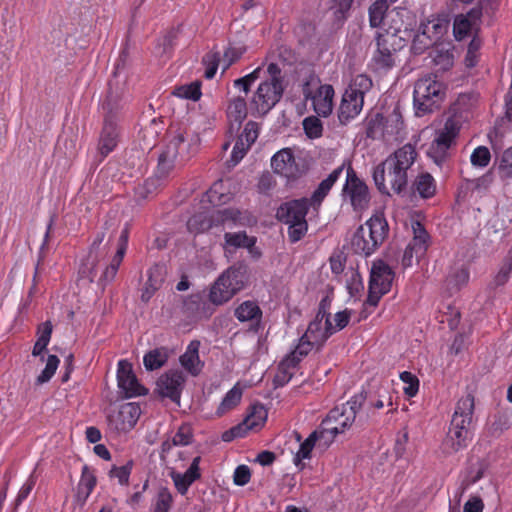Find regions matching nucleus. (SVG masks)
Here are the masks:
<instances>
[{
  "mask_svg": "<svg viewBox=\"0 0 512 512\" xmlns=\"http://www.w3.org/2000/svg\"><path fill=\"white\" fill-rule=\"evenodd\" d=\"M308 231L307 221H300L288 225V237L291 243L301 240Z\"/></svg>",
  "mask_w": 512,
  "mask_h": 512,
  "instance_id": "nucleus-61",
  "label": "nucleus"
},
{
  "mask_svg": "<svg viewBox=\"0 0 512 512\" xmlns=\"http://www.w3.org/2000/svg\"><path fill=\"white\" fill-rule=\"evenodd\" d=\"M387 141L397 140L404 129V121L401 114L394 110L388 117H384Z\"/></svg>",
  "mask_w": 512,
  "mask_h": 512,
  "instance_id": "nucleus-38",
  "label": "nucleus"
},
{
  "mask_svg": "<svg viewBox=\"0 0 512 512\" xmlns=\"http://www.w3.org/2000/svg\"><path fill=\"white\" fill-rule=\"evenodd\" d=\"M481 16V11L478 9H472L470 10L467 15H457L454 19L453 23V33L454 37L457 40H462L471 31V28L473 26V22L470 18H473V20L479 19Z\"/></svg>",
  "mask_w": 512,
  "mask_h": 512,
  "instance_id": "nucleus-30",
  "label": "nucleus"
},
{
  "mask_svg": "<svg viewBox=\"0 0 512 512\" xmlns=\"http://www.w3.org/2000/svg\"><path fill=\"white\" fill-rule=\"evenodd\" d=\"M499 173L502 178L512 177V146L502 154L499 163Z\"/></svg>",
  "mask_w": 512,
  "mask_h": 512,
  "instance_id": "nucleus-62",
  "label": "nucleus"
},
{
  "mask_svg": "<svg viewBox=\"0 0 512 512\" xmlns=\"http://www.w3.org/2000/svg\"><path fill=\"white\" fill-rule=\"evenodd\" d=\"M446 94L445 85L435 75L418 79L414 85L413 105L419 117L438 110Z\"/></svg>",
  "mask_w": 512,
  "mask_h": 512,
  "instance_id": "nucleus-4",
  "label": "nucleus"
},
{
  "mask_svg": "<svg viewBox=\"0 0 512 512\" xmlns=\"http://www.w3.org/2000/svg\"><path fill=\"white\" fill-rule=\"evenodd\" d=\"M173 503L171 492L167 488H161L157 494L153 512H169Z\"/></svg>",
  "mask_w": 512,
  "mask_h": 512,
  "instance_id": "nucleus-54",
  "label": "nucleus"
},
{
  "mask_svg": "<svg viewBox=\"0 0 512 512\" xmlns=\"http://www.w3.org/2000/svg\"><path fill=\"white\" fill-rule=\"evenodd\" d=\"M141 414L136 403H124L108 416L109 425L118 432H128L134 428Z\"/></svg>",
  "mask_w": 512,
  "mask_h": 512,
  "instance_id": "nucleus-14",
  "label": "nucleus"
},
{
  "mask_svg": "<svg viewBox=\"0 0 512 512\" xmlns=\"http://www.w3.org/2000/svg\"><path fill=\"white\" fill-rule=\"evenodd\" d=\"M223 182H215L209 190L206 192V197L209 203L212 205H222L229 201L230 196L225 194L223 191Z\"/></svg>",
  "mask_w": 512,
  "mask_h": 512,
  "instance_id": "nucleus-51",
  "label": "nucleus"
},
{
  "mask_svg": "<svg viewBox=\"0 0 512 512\" xmlns=\"http://www.w3.org/2000/svg\"><path fill=\"white\" fill-rule=\"evenodd\" d=\"M200 346L199 340L190 341L185 352L179 357L183 369L192 376H198L204 367V362L201 361L199 356Z\"/></svg>",
  "mask_w": 512,
  "mask_h": 512,
  "instance_id": "nucleus-23",
  "label": "nucleus"
},
{
  "mask_svg": "<svg viewBox=\"0 0 512 512\" xmlns=\"http://www.w3.org/2000/svg\"><path fill=\"white\" fill-rule=\"evenodd\" d=\"M400 380L404 383L403 392L409 397H415L419 392V379L410 371H403L399 375Z\"/></svg>",
  "mask_w": 512,
  "mask_h": 512,
  "instance_id": "nucleus-48",
  "label": "nucleus"
},
{
  "mask_svg": "<svg viewBox=\"0 0 512 512\" xmlns=\"http://www.w3.org/2000/svg\"><path fill=\"white\" fill-rule=\"evenodd\" d=\"M200 462L201 457L196 456L193 458L186 472L180 473L173 470L169 473V476L172 479L174 486L179 494L185 495L188 492L190 486L201 478V471L199 466Z\"/></svg>",
  "mask_w": 512,
  "mask_h": 512,
  "instance_id": "nucleus-20",
  "label": "nucleus"
},
{
  "mask_svg": "<svg viewBox=\"0 0 512 512\" xmlns=\"http://www.w3.org/2000/svg\"><path fill=\"white\" fill-rule=\"evenodd\" d=\"M395 32L384 30L376 35V50L372 57V67L376 72H387L395 65Z\"/></svg>",
  "mask_w": 512,
  "mask_h": 512,
  "instance_id": "nucleus-11",
  "label": "nucleus"
},
{
  "mask_svg": "<svg viewBox=\"0 0 512 512\" xmlns=\"http://www.w3.org/2000/svg\"><path fill=\"white\" fill-rule=\"evenodd\" d=\"M134 466L133 460H129L122 466L113 465L108 473V476L117 479L121 486H128L130 475Z\"/></svg>",
  "mask_w": 512,
  "mask_h": 512,
  "instance_id": "nucleus-47",
  "label": "nucleus"
},
{
  "mask_svg": "<svg viewBox=\"0 0 512 512\" xmlns=\"http://www.w3.org/2000/svg\"><path fill=\"white\" fill-rule=\"evenodd\" d=\"M173 444L177 446L189 445L193 439V430L190 424L183 423L172 437Z\"/></svg>",
  "mask_w": 512,
  "mask_h": 512,
  "instance_id": "nucleus-57",
  "label": "nucleus"
},
{
  "mask_svg": "<svg viewBox=\"0 0 512 512\" xmlns=\"http://www.w3.org/2000/svg\"><path fill=\"white\" fill-rule=\"evenodd\" d=\"M267 412L263 406H253L252 412L244 419L242 425L248 430H258L266 422Z\"/></svg>",
  "mask_w": 512,
  "mask_h": 512,
  "instance_id": "nucleus-43",
  "label": "nucleus"
},
{
  "mask_svg": "<svg viewBox=\"0 0 512 512\" xmlns=\"http://www.w3.org/2000/svg\"><path fill=\"white\" fill-rule=\"evenodd\" d=\"M271 166L275 173L287 179H296L301 174V169L290 148H284L275 153L271 159Z\"/></svg>",
  "mask_w": 512,
  "mask_h": 512,
  "instance_id": "nucleus-18",
  "label": "nucleus"
},
{
  "mask_svg": "<svg viewBox=\"0 0 512 512\" xmlns=\"http://www.w3.org/2000/svg\"><path fill=\"white\" fill-rule=\"evenodd\" d=\"M250 147L251 146L245 143L243 138L238 137L232 149L231 158L229 160L231 165H237L244 158Z\"/></svg>",
  "mask_w": 512,
  "mask_h": 512,
  "instance_id": "nucleus-60",
  "label": "nucleus"
},
{
  "mask_svg": "<svg viewBox=\"0 0 512 512\" xmlns=\"http://www.w3.org/2000/svg\"><path fill=\"white\" fill-rule=\"evenodd\" d=\"M394 271L382 260L375 261L372 265L369 280L368 296L363 303L360 313L361 319H366L377 307L380 299L391 290L394 279Z\"/></svg>",
  "mask_w": 512,
  "mask_h": 512,
  "instance_id": "nucleus-6",
  "label": "nucleus"
},
{
  "mask_svg": "<svg viewBox=\"0 0 512 512\" xmlns=\"http://www.w3.org/2000/svg\"><path fill=\"white\" fill-rule=\"evenodd\" d=\"M320 82L319 77L314 73H310L305 78L302 84V94L305 100H311L313 98L315 91L321 85Z\"/></svg>",
  "mask_w": 512,
  "mask_h": 512,
  "instance_id": "nucleus-58",
  "label": "nucleus"
},
{
  "mask_svg": "<svg viewBox=\"0 0 512 512\" xmlns=\"http://www.w3.org/2000/svg\"><path fill=\"white\" fill-rule=\"evenodd\" d=\"M499 173L502 178L512 177V146L502 154L499 163Z\"/></svg>",
  "mask_w": 512,
  "mask_h": 512,
  "instance_id": "nucleus-63",
  "label": "nucleus"
},
{
  "mask_svg": "<svg viewBox=\"0 0 512 512\" xmlns=\"http://www.w3.org/2000/svg\"><path fill=\"white\" fill-rule=\"evenodd\" d=\"M311 205L308 198H301L282 204L277 210L278 219L287 224L306 221V215Z\"/></svg>",
  "mask_w": 512,
  "mask_h": 512,
  "instance_id": "nucleus-19",
  "label": "nucleus"
},
{
  "mask_svg": "<svg viewBox=\"0 0 512 512\" xmlns=\"http://www.w3.org/2000/svg\"><path fill=\"white\" fill-rule=\"evenodd\" d=\"M389 8L387 0H377L369 8V23L371 27H380Z\"/></svg>",
  "mask_w": 512,
  "mask_h": 512,
  "instance_id": "nucleus-44",
  "label": "nucleus"
},
{
  "mask_svg": "<svg viewBox=\"0 0 512 512\" xmlns=\"http://www.w3.org/2000/svg\"><path fill=\"white\" fill-rule=\"evenodd\" d=\"M51 229H52V221L47 226V230H46V233L44 235V240H43V243H42V245L40 247V251H39V255H38V260H37V263H36V266H35V271H34V275H33V279H32V286L30 288L29 295H32L33 293L36 292L37 284L39 283V280H40L39 275H40L41 265L43 264L44 258H45L44 250H45L46 245L48 243Z\"/></svg>",
  "mask_w": 512,
  "mask_h": 512,
  "instance_id": "nucleus-46",
  "label": "nucleus"
},
{
  "mask_svg": "<svg viewBox=\"0 0 512 512\" xmlns=\"http://www.w3.org/2000/svg\"><path fill=\"white\" fill-rule=\"evenodd\" d=\"M413 191L423 199H429L436 193V182L428 172L420 173L412 185Z\"/></svg>",
  "mask_w": 512,
  "mask_h": 512,
  "instance_id": "nucleus-33",
  "label": "nucleus"
},
{
  "mask_svg": "<svg viewBox=\"0 0 512 512\" xmlns=\"http://www.w3.org/2000/svg\"><path fill=\"white\" fill-rule=\"evenodd\" d=\"M335 91L332 85H320L311 99L314 111L318 116L328 117L333 111Z\"/></svg>",
  "mask_w": 512,
  "mask_h": 512,
  "instance_id": "nucleus-22",
  "label": "nucleus"
},
{
  "mask_svg": "<svg viewBox=\"0 0 512 512\" xmlns=\"http://www.w3.org/2000/svg\"><path fill=\"white\" fill-rule=\"evenodd\" d=\"M185 377L179 370H171L161 375L157 380V390L163 397L179 404Z\"/></svg>",
  "mask_w": 512,
  "mask_h": 512,
  "instance_id": "nucleus-17",
  "label": "nucleus"
},
{
  "mask_svg": "<svg viewBox=\"0 0 512 512\" xmlns=\"http://www.w3.org/2000/svg\"><path fill=\"white\" fill-rule=\"evenodd\" d=\"M120 139V130L111 115H106L99 134L97 151L100 161H103L117 147Z\"/></svg>",
  "mask_w": 512,
  "mask_h": 512,
  "instance_id": "nucleus-16",
  "label": "nucleus"
},
{
  "mask_svg": "<svg viewBox=\"0 0 512 512\" xmlns=\"http://www.w3.org/2000/svg\"><path fill=\"white\" fill-rule=\"evenodd\" d=\"M366 136L373 140L383 138L387 141L383 115L377 113L368 119L366 123Z\"/></svg>",
  "mask_w": 512,
  "mask_h": 512,
  "instance_id": "nucleus-40",
  "label": "nucleus"
},
{
  "mask_svg": "<svg viewBox=\"0 0 512 512\" xmlns=\"http://www.w3.org/2000/svg\"><path fill=\"white\" fill-rule=\"evenodd\" d=\"M303 129L310 139H317L322 136L323 124L317 116H308L303 120Z\"/></svg>",
  "mask_w": 512,
  "mask_h": 512,
  "instance_id": "nucleus-50",
  "label": "nucleus"
},
{
  "mask_svg": "<svg viewBox=\"0 0 512 512\" xmlns=\"http://www.w3.org/2000/svg\"><path fill=\"white\" fill-rule=\"evenodd\" d=\"M359 407L360 403L357 400H351L329 411L320 425L322 434L327 437L326 445L330 444L338 434L344 433L346 429L351 427Z\"/></svg>",
  "mask_w": 512,
  "mask_h": 512,
  "instance_id": "nucleus-8",
  "label": "nucleus"
},
{
  "mask_svg": "<svg viewBox=\"0 0 512 512\" xmlns=\"http://www.w3.org/2000/svg\"><path fill=\"white\" fill-rule=\"evenodd\" d=\"M212 214L215 226L224 225L232 228L235 225L243 224L242 213L236 208H225Z\"/></svg>",
  "mask_w": 512,
  "mask_h": 512,
  "instance_id": "nucleus-36",
  "label": "nucleus"
},
{
  "mask_svg": "<svg viewBox=\"0 0 512 512\" xmlns=\"http://www.w3.org/2000/svg\"><path fill=\"white\" fill-rule=\"evenodd\" d=\"M491 159L490 151L485 146H478L474 149L470 156L472 165L478 167H486Z\"/></svg>",
  "mask_w": 512,
  "mask_h": 512,
  "instance_id": "nucleus-59",
  "label": "nucleus"
},
{
  "mask_svg": "<svg viewBox=\"0 0 512 512\" xmlns=\"http://www.w3.org/2000/svg\"><path fill=\"white\" fill-rule=\"evenodd\" d=\"M412 230L413 239L407 246L414 250L416 258H420L425 255L428 249L430 237L424 226L419 221L412 223Z\"/></svg>",
  "mask_w": 512,
  "mask_h": 512,
  "instance_id": "nucleus-29",
  "label": "nucleus"
},
{
  "mask_svg": "<svg viewBox=\"0 0 512 512\" xmlns=\"http://www.w3.org/2000/svg\"><path fill=\"white\" fill-rule=\"evenodd\" d=\"M297 366V359L294 356L287 355L278 365L277 372L273 379L274 386H285L293 377Z\"/></svg>",
  "mask_w": 512,
  "mask_h": 512,
  "instance_id": "nucleus-31",
  "label": "nucleus"
},
{
  "mask_svg": "<svg viewBox=\"0 0 512 512\" xmlns=\"http://www.w3.org/2000/svg\"><path fill=\"white\" fill-rule=\"evenodd\" d=\"M227 116L230 121L240 124L247 116V104L243 97L234 98L228 105Z\"/></svg>",
  "mask_w": 512,
  "mask_h": 512,
  "instance_id": "nucleus-42",
  "label": "nucleus"
},
{
  "mask_svg": "<svg viewBox=\"0 0 512 512\" xmlns=\"http://www.w3.org/2000/svg\"><path fill=\"white\" fill-rule=\"evenodd\" d=\"M304 335L305 338H310L312 342L317 343L318 347H322L327 339L333 335V325L330 319H327L324 323L312 320Z\"/></svg>",
  "mask_w": 512,
  "mask_h": 512,
  "instance_id": "nucleus-26",
  "label": "nucleus"
},
{
  "mask_svg": "<svg viewBox=\"0 0 512 512\" xmlns=\"http://www.w3.org/2000/svg\"><path fill=\"white\" fill-rule=\"evenodd\" d=\"M470 278L469 269L462 265L460 267H453L450 269L446 277V286L450 294L458 292L465 286Z\"/></svg>",
  "mask_w": 512,
  "mask_h": 512,
  "instance_id": "nucleus-32",
  "label": "nucleus"
},
{
  "mask_svg": "<svg viewBox=\"0 0 512 512\" xmlns=\"http://www.w3.org/2000/svg\"><path fill=\"white\" fill-rule=\"evenodd\" d=\"M389 225L382 214H375L360 225L351 238L352 250L362 256H370L384 243Z\"/></svg>",
  "mask_w": 512,
  "mask_h": 512,
  "instance_id": "nucleus-3",
  "label": "nucleus"
},
{
  "mask_svg": "<svg viewBox=\"0 0 512 512\" xmlns=\"http://www.w3.org/2000/svg\"><path fill=\"white\" fill-rule=\"evenodd\" d=\"M214 225L213 214L210 217L203 213L195 214L187 221V229L193 234L207 231Z\"/></svg>",
  "mask_w": 512,
  "mask_h": 512,
  "instance_id": "nucleus-41",
  "label": "nucleus"
},
{
  "mask_svg": "<svg viewBox=\"0 0 512 512\" xmlns=\"http://www.w3.org/2000/svg\"><path fill=\"white\" fill-rule=\"evenodd\" d=\"M284 85L271 81H262L254 92L251 105L257 112L265 114L269 112L282 98Z\"/></svg>",
  "mask_w": 512,
  "mask_h": 512,
  "instance_id": "nucleus-13",
  "label": "nucleus"
},
{
  "mask_svg": "<svg viewBox=\"0 0 512 512\" xmlns=\"http://www.w3.org/2000/svg\"><path fill=\"white\" fill-rule=\"evenodd\" d=\"M263 72V65H260L249 74L234 80L233 86L239 91H243L245 94H248L252 85L255 81L261 78Z\"/></svg>",
  "mask_w": 512,
  "mask_h": 512,
  "instance_id": "nucleus-45",
  "label": "nucleus"
},
{
  "mask_svg": "<svg viewBox=\"0 0 512 512\" xmlns=\"http://www.w3.org/2000/svg\"><path fill=\"white\" fill-rule=\"evenodd\" d=\"M460 129V119L456 116H450L446 119L443 127L436 132V137L430 144L427 155L438 166L448 157V151L455 145Z\"/></svg>",
  "mask_w": 512,
  "mask_h": 512,
  "instance_id": "nucleus-10",
  "label": "nucleus"
},
{
  "mask_svg": "<svg viewBox=\"0 0 512 512\" xmlns=\"http://www.w3.org/2000/svg\"><path fill=\"white\" fill-rule=\"evenodd\" d=\"M123 259H124V257L120 256V253H115V255L113 256V258L110 261V264L105 268V270L103 271V273L100 277L101 283L107 284V283L112 282L115 279L118 269H119Z\"/></svg>",
  "mask_w": 512,
  "mask_h": 512,
  "instance_id": "nucleus-52",
  "label": "nucleus"
},
{
  "mask_svg": "<svg viewBox=\"0 0 512 512\" xmlns=\"http://www.w3.org/2000/svg\"><path fill=\"white\" fill-rule=\"evenodd\" d=\"M118 387L124 393L126 398L145 395V389L133 373L132 365L127 360H120L117 368Z\"/></svg>",
  "mask_w": 512,
  "mask_h": 512,
  "instance_id": "nucleus-15",
  "label": "nucleus"
},
{
  "mask_svg": "<svg viewBox=\"0 0 512 512\" xmlns=\"http://www.w3.org/2000/svg\"><path fill=\"white\" fill-rule=\"evenodd\" d=\"M314 348L319 350L321 347H318V344L312 342L310 338H305V335L303 334L299 339L298 345L293 351H291L290 354H288V356H294L297 359V363L299 364L301 360L306 357Z\"/></svg>",
  "mask_w": 512,
  "mask_h": 512,
  "instance_id": "nucleus-49",
  "label": "nucleus"
},
{
  "mask_svg": "<svg viewBox=\"0 0 512 512\" xmlns=\"http://www.w3.org/2000/svg\"><path fill=\"white\" fill-rule=\"evenodd\" d=\"M342 194L344 199L349 201L354 211L361 212L369 207L371 199L369 188L351 166L347 168L346 182Z\"/></svg>",
  "mask_w": 512,
  "mask_h": 512,
  "instance_id": "nucleus-12",
  "label": "nucleus"
},
{
  "mask_svg": "<svg viewBox=\"0 0 512 512\" xmlns=\"http://www.w3.org/2000/svg\"><path fill=\"white\" fill-rule=\"evenodd\" d=\"M52 324L50 321L41 323L37 329V341L34 344L32 355L39 356L48 346L52 335Z\"/></svg>",
  "mask_w": 512,
  "mask_h": 512,
  "instance_id": "nucleus-39",
  "label": "nucleus"
},
{
  "mask_svg": "<svg viewBox=\"0 0 512 512\" xmlns=\"http://www.w3.org/2000/svg\"><path fill=\"white\" fill-rule=\"evenodd\" d=\"M262 314L258 303L251 300L242 302L234 311V316L239 322H250L253 327H259Z\"/></svg>",
  "mask_w": 512,
  "mask_h": 512,
  "instance_id": "nucleus-25",
  "label": "nucleus"
},
{
  "mask_svg": "<svg viewBox=\"0 0 512 512\" xmlns=\"http://www.w3.org/2000/svg\"><path fill=\"white\" fill-rule=\"evenodd\" d=\"M188 148L189 144L186 142L183 133L179 132L173 136L158 156L154 175L158 179H164L170 175L177 163L188 159Z\"/></svg>",
  "mask_w": 512,
  "mask_h": 512,
  "instance_id": "nucleus-9",
  "label": "nucleus"
},
{
  "mask_svg": "<svg viewBox=\"0 0 512 512\" xmlns=\"http://www.w3.org/2000/svg\"><path fill=\"white\" fill-rule=\"evenodd\" d=\"M418 153L412 144H405L376 165L372 178L378 191L391 195V191L400 195L408 185V170L414 164Z\"/></svg>",
  "mask_w": 512,
  "mask_h": 512,
  "instance_id": "nucleus-1",
  "label": "nucleus"
},
{
  "mask_svg": "<svg viewBox=\"0 0 512 512\" xmlns=\"http://www.w3.org/2000/svg\"><path fill=\"white\" fill-rule=\"evenodd\" d=\"M97 484L94 471L87 465H84L81 471V477L77 486L76 499L79 503L84 504L89 498Z\"/></svg>",
  "mask_w": 512,
  "mask_h": 512,
  "instance_id": "nucleus-27",
  "label": "nucleus"
},
{
  "mask_svg": "<svg viewBox=\"0 0 512 512\" xmlns=\"http://www.w3.org/2000/svg\"><path fill=\"white\" fill-rule=\"evenodd\" d=\"M169 358L167 348H155L147 352L143 357V364L146 370L154 371L164 366Z\"/></svg>",
  "mask_w": 512,
  "mask_h": 512,
  "instance_id": "nucleus-37",
  "label": "nucleus"
},
{
  "mask_svg": "<svg viewBox=\"0 0 512 512\" xmlns=\"http://www.w3.org/2000/svg\"><path fill=\"white\" fill-rule=\"evenodd\" d=\"M344 170V165H341L334 169L324 180H322L311 197L308 199L309 204L313 208H318L322 204L323 200L329 194L330 190L334 186V184L338 181L342 172Z\"/></svg>",
  "mask_w": 512,
  "mask_h": 512,
  "instance_id": "nucleus-24",
  "label": "nucleus"
},
{
  "mask_svg": "<svg viewBox=\"0 0 512 512\" xmlns=\"http://www.w3.org/2000/svg\"><path fill=\"white\" fill-rule=\"evenodd\" d=\"M373 86L372 79L365 75H356L348 88L342 95L341 103L338 110V118L340 123L346 124L357 117L364 105V97Z\"/></svg>",
  "mask_w": 512,
  "mask_h": 512,
  "instance_id": "nucleus-7",
  "label": "nucleus"
},
{
  "mask_svg": "<svg viewBox=\"0 0 512 512\" xmlns=\"http://www.w3.org/2000/svg\"><path fill=\"white\" fill-rule=\"evenodd\" d=\"M326 441L327 437L322 434V430L319 428L318 430L313 431L301 444L299 450L294 456V464L296 467L303 469L304 464L302 461L304 459H309L311 457V452L318 440Z\"/></svg>",
  "mask_w": 512,
  "mask_h": 512,
  "instance_id": "nucleus-28",
  "label": "nucleus"
},
{
  "mask_svg": "<svg viewBox=\"0 0 512 512\" xmlns=\"http://www.w3.org/2000/svg\"><path fill=\"white\" fill-rule=\"evenodd\" d=\"M474 410L475 397L472 393L457 400L445 441L452 451L458 452L471 442Z\"/></svg>",
  "mask_w": 512,
  "mask_h": 512,
  "instance_id": "nucleus-2",
  "label": "nucleus"
},
{
  "mask_svg": "<svg viewBox=\"0 0 512 512\" xmlns=\"http://www.w3.org/2000/svg\"><path fill=\"white\" fill-rule=\"evenodd\" d=\"M166 277V268L155 264L147 270V281L141 290V301L147 303L162 287Z\"/></svg>",
  "mask_w": 512,
  "mask_h": 512,
  "instance_id": "nucleus-21",
  "label": "nucleus"
},
{
  "mask_svg": "<svg viewBox=\"0 0 512 512\" xmlns=\"http://www.w3.org/2000/svg\"><path fill=\"white\" fill-rule=\"evenodd\" d=\"M242 395L243 391L239 384L234 385L223 397L216 409V415L221 417L236 408L242 399Z\"/></svg>",
  "mask_w": 512,
  "mask_h": 512,
  "instance_id": "nucleus-35",
  "label": "nucleus"
},
{
  "mask_svg": "<svg viewBox=\"0 0 512 512\" xmlns=\"http://www.w3.org/2000/svg\"><path fill=\"white\" fill-rule=\"evenodd\" d=\"M60 363L59 358L56 355H49L47 358V363L43 371L37 377V383L43 384L48 382L53 375L55 374L58 365Z\"/></svg>",
  "mask_w": 512,
  "mask_h": 512,
  "instance_id": "nucleus-56",
  "label": "nucleus"
},
{
  "mask_svg": "<svg viewBox=\"0 0 512 512\" xmlns=\"http://www.w3.org/2000/svg\"><path fill=\"white\" fill-rule=\"evenodd\" d=\"M177 96L193 101H198L202 96L201 83L195 81L188 85L179 87L177 89Z\"/></svg>",
  "mask_w": 512,
  "mask_h": 512,
  "instance_id": "nucleus-55",
  "label": "nucleus"
},
{
  "mask_svg": "<svg viewBox=\"0 0 512 512\" xmlns=\"http://www.w3.org/2000/svg\"><path fill=\"white\" fill-rule=\"evenodd\" d=\"M247 281L245 265H233L227 268L211 285L208 299L213 305L220 306L230 301L244 287Z\"/></svg>",
  "mask_w": 512,
  "mask_h": 512,
  "instance_id": "nucleus-5",
  "label": "nucleus"
},
{
  "mask_svg": "<svg viewBox=\"0 0 512 512\" xmlns=\"http://www.w3.org/2000/svg\"><path fill=\"white\" fill-rule=\"evenodd\" d=\"M225 249L232 247L236 248H247L250 253H254L256 238L250 237L245 231L236 233L226 232L224 234Z\"/></svg>",
  "mask_w": 512,
  "mask_h": 512,
  "instance_id": "nucleus-34",
  "label": "nucleus"
},
{
  "mask_svg": "<svg viewBox=\"0 0 512 512\" xmlns=\"http://www.w3.org/2000/svg\"><path fill=\"white\" fill-rule=\"evenodd\" d=\"M202 304V296L200 293H195L187 296L183 300V310L186 313L197 315Z\"/></svg>",
  "mask_w": 512,
  "mask_h": 512,
  "instance_id": "nucleus-64",
  "label": "nucleus"
},
{
  "mask_svg": "<svg viewBox=\"0 0 512 512\" xmlns=\"http://www.w3.org/2000/svg\"><path fill=\"white\" fill-rule=\"evenodd\" d=\"M220 60L221 58L218 52H209L203 56L202 63L205 66L204 76L206 79L214 78Z\"/></svg>",
  "mask_w": 512,
  "mask_h": 512,
  "instance_id": "nucleus-53",
  "label": "nucleus"
}]
</instances>
